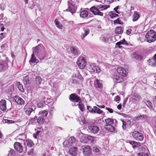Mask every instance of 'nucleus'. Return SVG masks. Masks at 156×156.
I'll return each instance as SVG.
<instances>
[{"instance_id": "obj_1", "label": "nucleus", "mask_w": 156, "mask_h": 156, "mask_svg": "<svg viewBox=\"0 0 156 156\" xmlns=\"http://www.w3.org/2000/svg\"><path fill=\"white\" fill-rule=\"evenodd\" d=\"M33 53L32 54L35 55L38 57L41 60H42L45 58L47 55L44 46L42 44H39L37 46L33 48Z\"/></svg>"}, {"instance_id": "obj_2", "label": "nucleus", "mask_w": 156, "mask_h": 156, "mask_svg": "<svg viewBox=\"0 0 156 156\" xmlns=\"http://www.w3.org/2000/svg\"><path fill=\"white\" fill-rule=\"evenodd\" d=\"M108 6V5H100L96 7L93 6L90 9V11L93 13L94 15L103 16V13L100 11H103L107 9Z\"/></svg>"}, {"instance_id": "obj_3", "label": "nucleus", "mask_w": 156, "mask_h": 156, "mask_svg": "<svg viewBox=\"0 0 156 156\" xmlns=\"http://www.w3.org/2000/svg\"><path fill=\"white\" fill-rule=\"evenodd\" d=\"M147 41L149 43L154 42L156 41V33L153 30H151L146 34Z\"/></svg>"}, {"instance_id": "obj_4", "label": "nucleus", "mask_w": 156, "mask_h": 156, "mask_svg": "<svg viewBox=\"0 0 156 156\" xmlns=\"http://www.w3.org/2000/svg\"><path fill=\"white\" fill-rule=\"evenodd\" d=\"M22 144L18 142H16L14 144V147L16 151L20 153L23 152L26 153L27 151V149L26 146L24 148L22 145Z\"/></svg>"}, {"instance_id": "obj_5", "label": "nucleus", "mask_w": 156, "mask_h": 156, "mask_svg": "<svg viewBox=\"0 0 156 156\" xmlns=\"http://www.w3.org/2000/svg\"><path fill=\"white\" fill-rule=\"evenodd\" d=\"M76 63L80 69H83L86 65L85 58L83 56L80 57L78 59Z\"/></svg>"}, {"instance_id": "obj_6", "label": "nucleus", "mask_w": 156, "mask_h": 156, "mask_svg": "<svg viewBox=\"0 0 156 156\" xmlns=\"http://www.w3.org/2000/svg\"><path fill=\"white\" fill-rule=\"evenodd\" d=\"M125 76L120 75H116L115 73L111 75V77L116 82V83H120L125 81Z\"/></svg>"}, {"instance_id": "obj_7", "label": "nucleus", "mask_w": 156, "mask_h": 156, "mask_svg": "<svg viewBox=\"0 0 156 156\" xmlns=\"http://www.w3.org/2000/svg\"><path fill=\"white\" fill-rule=\"evenodd\" d=\"M72 0L69 1L68 2V9L66 10L67 12H70L72 14H73L76 12L77 9V7L74 6Z\"/></svg>"}, {"instance_id": "obj_8", "label": "nucleus", "mask_w": 156, "mask_h": 156, "mask_svg": "<svg viewBox=\"0 0 156 156\" xmlns=\"http://www.w3.org/2000/svg\"><path fill=\"white\" fill-rule=\"evenodd\" d=\"M35 109V107H30L29 104H27L24 106V110L25 113L27 115H30L32 112H34Z\"/></svg>"}, {"instance_id": "obj_9", "label": "nucleus", "mask_w": 156, "mask_h": 156, "mask_svg": "<svg viewBox=\"0 0 156 156\" xmlns=\"http://www.w3.org/2000/svg\"><path fill=\"white\" fill-rule=\"evenodd\" d=\"M131 133L133 136L137 140L142 141L144 139L143 134L139 132L135 131Z\"/></svg>"}, {"instance_id": "obj_10", "label": "nucleus", "mask_w": 156, "mask_h": 156, "mask_svg": "<svg viewBox=\"0 0 156 156\" xmlns=\"http://www.w3.org/2000/svg\"><path fill=\"white\" fill-rule=\"evenodd\" d=\"M8 59L0 61V71H5L8 69Z\"/></svg>"}, {"instance_id": "obj_11", "label": "nucleus", "mask_w": 156, "mask_h": 156, "mask_svg": "<svg viewBox=\"0 0 156 156\" xmlns=\"http://www.w3.org/2000/svg\"><path fill=\"white\" fill-rule=\"evenodd\" d=\"M83 154L86 156H94L92 153L91 149L88 146H84L83 150Z\"/></svg>"}, {"instance_id": "obj_12", "label": "nucleus", "mask_w": 156, "mask_h": 156, "mask_svg": "<svg viewBox=\"0 0 156 156\" xmlns=\"http://www.w3.org/2000/svg\"><path fill=\"white\" fill-rule=\"evenodd\" d=\"M70 49L71 53L73 56H77L80 53L79 49L76 47L71 46Z\"/></svg>"}, {"instance_id": "obj_13", "label": "nucleus", "mask_w": 156, "mask_h": 156, "mask_svg": "<svg viewBox=\"0 0 156 156\" xmlns=\"http://www.w3.org/2000/svg\"><path fill=\"white\" fill-rule=\"evenodd\" d=\"M75 138L74 137L72 136L70 137L67 140L63 142V144L65 146H71L75 143Z\"/></svg>"}, {"instance_id": "obj_14", "label": "nucleus", "mask_w": 156, "mask_h": 156, "mask_svg": "<svg viewBox=\"0 0 156 156\" xmlns=\"http://www.w3.org/2000/svg\"><path fill=\"white\" fill-rule=\"evenodd\" d=\"M69 99L71 101L73 102H79L81 101V99L76 94H71L69 96Z\"/></svg>"}, {"instance_id": "obj_15", "label": "nucleus", "mask_w": 156, "mask_h": 156, "mask_svg": "<svg viewBox=\"0 0 156 156\" xmlns=\"http://www.w3.org/2000/svg\"><path fill=\"white\" fill-rule=\"evenodd\" d=\"M94 86L99 90H101L103 87L102 83L98 79L95 78L94 80Z\"/></svg>"}, {"instance_id": "obj_16", "label": "nucleus", "mask_w": 156, "mask_h": 156, "mask_svg": "<svg viewBox=\"0 0 156 156\" xmlns=\"http://www.w3.org/2000/svg\"><path fill=\"white\" fill-rule=\"evenodd\" d=\"M117 72L119 75L124 76H126V71L124 68L119 66L116 69Z\"/></svg>"}, {"instance_id": "obj_17", "label": "nucleus", "mask_w": 156, "mask_h": 156, "mask_svg": "<svg viewBox=\"0 0 156 156\" xmlns=\"http://www.w3.org/2000/svg\"><path fill=\"white\" fill-rule=\"evenodd\" d=\"M83 32L81 35L82 40H83L90 33V30L87 27H85L83 28Z\"/></svg>"}, {"instance_id": "obj_18", "label": "nucleus", "mask_w": 156, "mask_h": 156, "mask_svg": "<svg viewBox=\"0 0 156 156\" xmlns=\"http://www.w3.org/2000/svg\"><path fill=\"white\" fill-rule=\"evenodd\" d=\"M0 109L3 111H5L7 110L6 101L4 99H2L0 101Z\"/></svg>"}, {"instance_id": "obj_19", "label": "nucleus", "mask_w": 156, "mask_h": 156, "mask_svg": "<svg viewBox=\"0 0 156 156\" xmlns=\"http://www.w3.org/2000/svg\"><path fill=\"white\" fill-rule=\"evenodd\" d=\"M90 131L94 134L97 133L99 130V128L95 126H90L88 127Z\"/></svg>"}, {"instance_id": "obj_20", "label": "nucleus", "mask_w": 156, "mask_h": 156, "mask_svg": "<svg viewBox=\"0 0 156 156\" xmlns=\"http://www.w3.org/2000/svg\"><path fill=\"white\" fill-rule=\"evenodd\" d=\"M21 141L22 144H23L25 146L26 145V144L29 147H31L34 145V144L32 141L29 139L27 140L26 141L23 139H21Z\"/></svg>"}, {"instance_id": "obj_21", "label": "nucleus", "mask_w": 156, "mask_h": 156, "mask_svg": "<svg viewBox=\"0 0 156 156\" xmlns=\"http://www.w3.org/2000/svg\"><path fill=\"white\" fill-rule=\"evenodd\" d=\"M121 44H125L126 46H128L129 45V44L126 41L125 39H123L119 41L116 44V47H118L119 48H122V46H121Z\"/></svg>"}, {"instance_id": "obj_22", "label": "nucleus", "mask_w": 156, "mask_h": 156, "mask_svg": "<svg viewBox=\"0 0 156 156\" xmlns=\"http://www.w3.org/2000/svg\"><path fill=\"white\" fill-rule=\"evenodd\" d=\"M15 102L18 105H22L24 103V101L20 97L18 96L14 97Z\"/></svg>"}, {"instance_id": "obj_23", "label": "nucleus", "mask_w": 156, "mask_h": 156, "mask_svg": "<svg viewBox=\"0 0 156 156\" xmlns=\"http://www.w3.org/2000/svg\"><path fill=\"white\" fill-rule=\"evenodd\" d=\"M131 57L133 58L139 60H141L143 58V57L142 55L136 52L134 53L131 55Z\"/></svg>"}, {"instance_id": "obj_24", "label": "nucleus", "mask_w": 156, "mask_h": 156, "mask_svg": "<svg viewBox=\"0 0 156 156\" xmlns=\"http://www.w3.org/2000/svg\"><path fill=\"white\" fill-rule=\"evenodd\" d=\"M149 65L153 66H156V54H155L153 57V58L148 60Z\"/></svg>"}, {"instance_id": "obj_25", "label": "nucleus", "mask_w": 156, "mask_h": 156, "mask_svg": "<svg viewBox=\"0 0 156 156\" xmlns=\"http://www.w3.org/2000/svg\"><path fill=\"white\" fill-rule=\"evenodd\" d=\"M88 13L86 10H83L80 12V17L82 18H85L87 17Z\"/></svg>"}, {"instance_id": "obj_26", "label": "nucleus", "mask_w": 156, "mask_h": 156, "mask_svg": "<svg viewBox=\"0 0 156 156\" xmlns=\"http://www.w3.org/2000/svg\"><path fill=\"white\" fill-rule=\"evenodd\" d=\"M77 150V147H72L69 150V153L72 155L75 156L76 154Z\"/></svg>"}, {"instance_id": "obj_27", "label": "nucleus", "mask_w": 156, "mask_h": 156, "mask_svg": "<svg viewBox=\"0 0 156 156\" xmlns=\"http://www.w3.org/2000/svg\"><path fill=\"white\" fill-rule=\"evenodd\" d=\"M147 116L145 115H140L137 117H135L134 118V120L138 121L139 120L144 119H147Z\"/></svg>"}, {"instance_id": "obj_28", "label": "nucleus", "mask_w": 156, "mask_h": 156, "mask_svg": "<svg viewBox=\"0 0 156 156\" xmlns=\"http://www.w3.org/2000/svg\"><path fill=\"white\" fill-rule=\"evenodd\" d=\"M105 128L106 129L110 132H113L115 129V127L112 125H105Z\"/></svg>"}, {"instance_id": "obj_29", "label": "nucleus", "mask_w": 156, "mask_h": 156, "mask_svg": "<svg viewBox=\"0 0 156 156\" xmlns=\"http://www.w3.org/2000/svg\"><path fill=\"white\" fill-rule=\"evenodd\" d=\"M133 21V22L136 21L140 18V16L136 11H135L132 16Z\"/></svg>"}, {"instance_id": "obj_30", "label": "nucleus", "mask_w": 156, "mask_h": 156, "mask_svg": "<svg viewBox=\"0 0 156 156\" xmlns=\"http://www.w3.org/2000/svg\"><path fill=\"white\" fill-rule=\"evenodd\" d=\"M38 62V59H37L34 54H32L31 59L30 61V63H37Z\"/></svg>"}, {"instance_id": "obj_31", "label": "nucleus", "mask_w": 156, "mask_h": 156, "mask_svg": "<svg viewBox=\"0 0 156 156\" xmlns=\"http://www.w3.org/2000/svg\"><path fill=\"white\" fill-rule=\"evenodd\" d=\"M80 141L81 142L83 143H87L88 140L87 136L85 135H82L80 139Z\"/></svg>"}, {"instance_id": "obj_32", "label": "nucleus", "mask_w": 156, "mask_h": 156, "mask_svg": "<svg viewBox=\"0 0 156 156\" xmlns=\"http://www.w3.org/2000/svg\"><path fill=\"white\" fill-rule=\"evenodd\" d=\"M108 15L111 17L112 19L115 17H118L119 15L118 14L116 13L115 11H111L108 13Z\"/></svg>"}, {"instance_id": "obj_33", "label": "nucleus", "mask_w": 156, "mask_h": 156, "mask_svg": "<svg viewBox=\"0 0 156 156\" xmlns=\"http://www.w3.org/2000/svg\"><path fill=\"white\" fill-rule=\"evenodd\" d=\"M94 111L93 113H97L98 114H101L103 111L99 109L96 106H94Z\"/></svg>"}, {"instance_id": "obj_34", "label": "nucleus", "mask_w": 156, "mask_h": 156, "mask_svg": "<svg viewBox=\"0 0 156 156\" xmlns=\"http://www.w3.org/2000/svg\"><path fill=\"white\" fill-rule=\"evenodd\" d=\"M147 106L151 109V111L154 110V108L151 102L148 101H147L145 102Z\"/></svg>"}, {"instance_id": "obj_35", "label": "nucleus", "mask_w": 156, "mask_h": 156, "mask_svg": "<svg viewBox=\"0 0 156 156\" xmlns=\"http://www.w3.org/2000/svg\"><path fill=\"white\" fill-rule=\"evenodd\" d=\"M105 122L106 123V125H112L114 123V121L111 118H108L105 120Z\"/></svg>"}, {"instance_id": "obj_36", "label": "nucleus", "mask_w": 156, "mask_h": 156, "mask_svg": "<svg viewBox=\"0 0 156 156\" xmlns=\"http://www.w3.org/2000/svg\"><path fill=\"white\" fill-rule=\"evenodd\" d=\"M131 98L132 99L136 101H138L140 98V97L137 94H133L131 96Z\"/></svg>"}, {"instance_id": "obj_37", "label": "nucleus", "mask_w": 156, "mask_h": 156, "mask_svg": "<svg viewBox=\"0 0 156 156\" xmlns=\"http://www.w3.org/2000/svg\"><path fill=\"white\" fill-rule=\"evenodd\" d=\"M44 121L43 117L39 116L38 118H37V122L39 124H43Z\"/></svg>"}, {"instance_id": "obj_38", "label": "nucleus", "mask_w": 156, "mask_h": 156, "mask_svg": "<svg viewBox=\"0 0 156 156\" xmlns=\"http://www.w3.org/2000/svg\"><path fill=\"white\" fill-rule=\"evenodd\" d=\"M23 82L25 84H29L30 83V82L29 80V76H26L24 77L23 79Z\"/></svg>"}, {"instance_id": "obj_39", "label": "nucleus", "mask_w": 156, "mask_h": 156, "mask_svg": "<svg viewBox=\"0 0 156 156\" xmlns=\"http://www.w3.org/2000/svg\"><path fill=\"white\" fill-rule=\"evenodd\" d=\"M17 85L19 90L22 92H24V90L23 88V86L20 82H17Z\"/></svg>"}, {"instance_id": "obj_40", "label": "nucleus", "mask_w": 156, "mask_h": 156, "mask_svg": "<svg viewBox=\"0 0 156 156\" xmlns=\"http://www.w3.org/2000/svg\"><path fill=\"white\" fill-rule=\"evenodd\" d=\"M73 76L75 77L78 79L80 80H83V79L82 76L78 72L75 73Z\"/></svg>"}, {"instance_id": "obj_41", "label": "nucleus", "mask_w": 156, "mask_h": 156, "mask_svg": "<svg viewBox=\"0 0 156 156\" xmlns=\"http://www.w3.org/2000/svg\"><path fill=\"white\" fill-rule=\"evenodd\" d=\"M123 30L121 27H117L115 29V32L119 34H121L123 32Z\"/></svg>"}, {"instance_id": "obj_42", "label": "nucleus", "mask_w": 156, "mask_h": 156, "mask_svg": "<svg viewBox=\"0 0 156 156\" xmlns=\"http://www.w3.org/2000/svg\"><path fill=\"white\" fill-rule=\"evenodd\" d=\"M55 22L56 27L59 29H62V26L61 24L60 23L58 20L57 19L55 20Z\"/></svg>"}, {"instance_id": "obj_43", "label": "nucleus", "mask_w": 156, "mask_h": 156, "mask_svg": "<svg viewBox=\"0 0 156 156\" xmlns=\"http://www.w3.org/2000/svg\"><path fill=\"white\" fill-rule=\"evenodd\" d=\"M78 107L80 110L82 112L85 109L84 105L81 102H80V101L79 102Z\"/></svg>"}, {"instance_id": "obj_44", "label": "nucleus", "mask_w": 156, "mask_h": 156, "mask_svg": "<svg viewBox=\"0 0 156 156\" xmlns=\"http://www.w3.org/2000/svg\"><path fill=\"white\" fill-rule=\"evenodd\" d=\"M39 114L41 115V116L44 117H46L48 114V112L46 110H43L41 112H39Z\"/></svg>"}, {"instance_id": "obj_45", "label": "nucleus", "mask_w": 156, "mask_h": 156, "mask_svg": "<svg viewBox=\"0 0 156 156\" xmlns=\"http://www.w3.org/2000/svg\"><path fill=\"white\" fill-rule=\"evenodd\" d=\"M37 120V116H35L34 117L31 118L29 120V123L30 124H34L36 122Z\"/></svg>"}, {"instance_id": "obj_46", "label": "nucleus", "mask_w": 156, "mask_h": 156, "mask_svg": "<svg viewBox=\"0 0 156 156\" xmlns=\"http://www.w3.org/2000/svg\"><path fill=\"white\" fill-rule=\"evenodd\" d=\"M100 40L102 41L105 42L108 40V39L104 35H102L100 37Z\"/></svg>"}, {"instance_id": "obj_47", "label": "nucleus", "mask_w": 156, "mask_h": 156, "mask_svg": "<svg viewBox=\"0 0 156 156\" xmlns=\"http://www.w3.org/2000/svg\"><path fill=\"white\" fill-rule=\"evenodd\" d=\"M41 79L39 76H37L36 79V83L37 85H39L41 83Z\"/></svg>"}, {"instance_id": "obj_48", "label": "nucleus", "mask_w": 156, "mask_h": 156, "mask_svg": "<svg viewBox=\"0 0 156 156\" xmlns=\"http://www.w3.org/2000/svg\"><path fill=\"white\" fill-rule=\"evenodd\" d=\"M3 122L8 124H12L14 123V121L8 119H4Z\"/></svg>"}, {"instance_id": "obj_49", "label": "nucleus", "mask_w": 156, "mask_h": 156, "mask_svg": "<svg viewBox=\"0 0 156 156\" xmlns=\"http://www.w3.org/2000/svg\"><path fill=\"white\" fill-rule=\"evenodd\" d=\"M8 47V44L7 42L2 45L1 46V48L2 50H5Z\"/></svg>"}, {"instance_id": "obj_50", "label": "nucleus", "mask_w": 156, "mask_h": 156, "mask_svg": "<svg viewBox=\"0 0 156 156\" xmlns=\"http://www.w3.org/2000/svg\"><path fill=\"white\" fill-rule=\"evenodd\" d=\"M97 67V66H95V64H93L90 65V68L94 72H95Z\"/></svg>"}, {"instance_id": "obj_51", "label": "nucleus", "mask_w": 156, "mask_h": 156, "mask_svg": "<svg viewBox=\"0 0 156 156\" xmlns=\"http://www.w3.org/2000/svg\"><path fill=\"white\" fill-rule=\"evenodd\" d=\"M121 120L122 123V128L123 130H125L126 128V122L123 120Z\"/></svg>"}, {"instance_id": "obj_52", "label": "nucleus", "mask_w": 156, "mask_h": 156, "mask_svg": "<svg viewBox=\"0 0 156 156\" xmlns=\"http://www.w3.org/2000/svg\"><path fill=\"white\" fill-rule=\"evenodd\" d=\"M138 156H149L148 154L147 153H138Z\"/></svg>"}, {"instance_id": "obj_53", "label": "nucleus", "mask_w": 156, "mask_h": 156, "mask_svg": "<svg viewBox=\"0 0 156 156\" xmlns=\"http://www.w3.org/2000/svg\"><path fill=\"white\" fill-rule=\"evenodd\" d=\"M72 83L74 84H77L80 83V82L78 80H77L75 78H73L72 79Z\"/></svg>"}, {"instance_id": "obj_54", "label": "nucleus", "mask_w": 156, "mask_h": 156, "mask_svg": "<svg viewBox=\"0 0 156 156\" xmlns=\"http://www.w3.org/2000/svg\"><path fill=\"white\" fill-rule=\"evenodd\" d=\"M87 109L89 111V112L91 113H93L94 108H92L90 106H87Z\"/></svg>"}, {"instance_id": "obj_55", "label": "nucleus", "mask_w": 156, "mask_h": 156, "mask_svg": "<svg viewBox=\"0 0 156 156\" xmlns=\"http://www.w3.org/2000/svg\"><path fill=\"white\" fill-rule=\"evenodd\" d=\"M87 140L88 141V140H90L92 142H93V140H94V139L96 138V137L92 136H87Z\"/></svg>"}, {"instance_id": "obj_56", "label": "nucleus", "mask_w": 156, "mask_h": 156, "mask_svg": "<svg viewBox=\"0 0 156 156\" xmlns=\"http://www.w3.org/2000/svg\"><path fill=\"white\" fill-rule=\"evenodd\" d=\"M138 143L137 142L134 141L132 144L133 147V148L137 147H138Z\"/></svg>"}, {"instance_id": "obj_57", "label": "nucleus", "mask_w": 156, "mask_h": 156, "mask_svg": "<svg viewBox=\"0 0 156 156\" xmlns=\"http://www.w3.org/2000/svg\"><path fill=\"white\" fill-rule=\"evenodd\" d=\"M40 131L37 130L35 133H34L33 135V136L34 137L35 139H37V136L39 135Z\"/></svg>"}, {"instance_id": "obj_58", "label": "nucleus", "mask_w": 156, "mask_h": 156, "mask_svg": "<svg viewBox=\"0 0 156 156\" xmlns=\"http://www.w3.org/2000/svg\"><path fill=\"white\" fill-rule=\"evenodd\" d=\"M140 150L144 152H146V151L148 150L146 146H144V147L143 146L141 147H140Z\"/></svg>"}, {"instance_id": "obj_59", "label": "nucleus", "mask_w": 156, "mask_h": 156, "mask_svg": "<svg viewBox=\"0 0 156 156\" xmlns=\"http://www.w3.org/2000/svg\"><path fill=\"white\" fill-rule=\"evenodd\" d=\"M120 100V97L118 96L117 95L116 96L115 98H114V101L116 102H118V103H119V102H118Z\"/></svg>"}, {"instance_id": "obj_60", "label": "nucleus", "mask_w": 156, "mask_h": 156, "mask_svg": "<svg viewBox=\"0 0 156 156\" xmlns=\"http://www.w3.org/2000/svg\"><path fill=\"white\" fill-rule=\"evenodd\" d=\"M122 22L119 20V19H117V20H114V23L115 24H122Z\"/></svg>"}, {"instance_id": "obj_61", "label": "nucleus", "mask_w": 156, "mask_h": 156, "mask_svg": "<svg viewBox=\"0 0 156 156\" xmlns=\"http://www.w3.org/2000/svg\"><path fill=\"white\" fill-rule=\"evenodd\" d=\"M5 6L4 4L2 3L0 5V8L2 10H3L5 9Z\"/></svg>"}, {"instance_id": "obj_62", "label": "nucleus", "mask_w": 156, "mask_h": 156, "mask_svg": "<svg viewBox=\"0 0 156 156\" xmlns=\"http://www.w3.org/2000/svg\"><path fill=\"white\" fill-rule=\"evenodd\" d=\"M119 8V6H117L114 9V10L115 12H116V13L118 14L120 13V12L118 11V9Z\"/></svg>"}, {"instance_id": "obj_63", "label": "nucleus", "mask_w": 156, "mask_h": 156, "mask_svg": "<svg viewBox=\"0 0 156 156\" xmlns=\"http://www.w3.org/2000/svg\"><path fill=\"white\" fill-rule=\"evenodd\" d=\"M6 34L5 33H2L0 34V39L2 40L5 37Z\"/></svg>"}, {"instance_id": "obj_64", "label": "nucleus", "mask_w": 156, "mask_h": 156, "mask_svg": "<svg viewBox=\"0 0 156 156\" xmlns=\"http://www.w3.org/2000/svg\"><path fill=\"white\" fill-rule=\"evenodd\" d=\"M14 154L13 150H10L8 153L9 156H13Z\"/></svg>"}]
</instances>
